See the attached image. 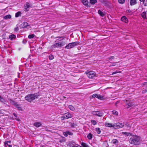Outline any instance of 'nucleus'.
Wrapping results in <instances>:
<instances>
[{"label": "nucleus", "mask_w": 147, "mask_h": 147, "mask_svg": "<svg viewBox=\"0 0 147 147\" xmlns=\"http://www.w3.org/2000/svg\"><path fill=\"white\" fill-rule=\"evenodd\" d=\"M92 114L94 115L98 116V117H101L103 115L102 113L98 111H94L92 113Z\"/></svg>", "instance_id": "nucleus-6"}, {"label": "nucleus", "mask_w": 147, "mask_h": 147, "mask_svg": "<svg viewBox=\"0 0 147 147\" xmlns=\"http://www.w3.org/2000/svg\"><path fill=\"white\" fill-rule=\"evenodd\" d=\"M8 100L10 102V103H11L12 105H13V104L15 102L14 101L12 100L11 99L9 98Z\"/></svg>", "instance_id": "nucleus-32"}, {"label": "nucleus", "mask_w": 147, "mask_h": 147, "mask_svg": "<svg viewBox=\"0 0 147 147\" xmlns=\"http://www.w3.org/2000/svg\"><path fill=\"white\" fill-rule=\"evenodd\" d=\"M16 38L15 35L13 34L10 35L9 36V38L11 40H13V39H15Z\"/></svg>", "instance_id": "nucleus-16"}, {"label": "nucleus", "mask_w": 147, "mask_h": 147, "mask_svg": "<svg viewBox=\"0 0 147 147\" xmlns=\"http://www.w3.org/2000/svg\"><path fill=\"white\" fill-rule=\"evenodd\" d=\"M105 125L106 127H113L114 128V124H113L106 123H105Z\"/></svg>", "instance_id": "nucleus-11"}, {"label": "nucleus", "mask_w": 147, "mask_h": 147, "mask_svg": "<svg viewBox=\"0 0 147 147\" xmlns=\"http://www.w3.org/2000/svg\"><path fill=\"white\" fill-rule=\"evenodd\" d=\"M42 125V123L41 122H35L34 123V125L36 127H38Z\"/></svg>", "instance_id": "nucleus-15"}, {"label": "nucleus", "mask_w": 147, "mask_h": 147, "mask_svg": "<svg viewBox=\"0 0 147 147\" xmlns=\"http://www.w3.org/2000/svg\"><path fill=\"white\" fill-rule=\"evenodd\" d=\"M13 115H14L15 117H16V113H13Z\"/></svg>", "instance_id": "nucleus-47"}, {"label": "nucleus", "mask_w": 147, "mask_h": 147, "mask_svg": "<svg viewBox=\"0 0 147 147\" xmlns=\"http://www.w3.org/2000/svg\"><path fill=\"white\" fill-rule=\"evenodd\" d=\"M137 3L136 0H130V4L131 6L134 5Z\"/></svg>", "instance_id": "nucleus-12"}, {"label": "nucleus", "mask_w": 147, "mask_h": 147, "mask_svg": "<svg viewBox=\"0 0 147 147\" xmlns=\"http://www.w3.org/2000/svg\"><path fill=\"white\" fill-rule=\"evenodd\" d=\"M21 12L20 11H18L16 13L15 17L16 18H17L19 16H21Z\"/></svg>", "instance_id": "nucleus-22"}, {"label": "nucleus", "mask_w": 147, "mask_h": 147, "mask_svg": "<svg viewBox=\"0 0 147 147\" xmlns=\"http://www.w3.org/2000/svg\"><path fill=\"white\" fill-rule=\"evenodd\" d=\"M18 30V27H17L16 28H15V31H17Z\"/></svg>", "instance_id": "nucleus-46"}, {"label": "nucleus", "mask_w": 147, "mask_h": 147, "mask_svg": "<svg viewBox=\"0 0 147 147\" xmlns=\"http://www.w3.org/2000/svg\"><path fill=\"white\" fill-rule=\"evenodd\" d=\"M1 113V111H0V113Z\"/></svg>", "instance_id": "nucleus-49"}, {"label": "nucleus", "mask_w": 147, "mask_h": 147, "mask_svg": "<svg viewBox=\"0 0 147 147\" xmlns=\"http://www.w3.org/2000/svg\"><path fill=\"white\" fill-rule=\"evenodd\" d=\"M91 122L93 125H95L97 123L96 121L93 120H91Z\"/></svg>", "instance_id": "nucleus-30"}, {"label": "nucleus", "mask_w": 147, "mask_h": 147, "mask_svg": "<svg viewBox=\"0 0 147 147\" xmlns=\"http://www.w3.org/2000/svg\"><path fill=\"white\" fill-rule=\"evenodd\" d=\"M142 2L145 5H147V0H144Z\"/></svg>", "instance_id": "nucleus-36"}, {"label": "nucleus", "mask_w": 147, "mask_h": 147, "mask_svg": "<svg viewBox=\"0 0 147 147\" xmlns=\"http://www.w3.org/2000/svg\"><path fill=\"white\" fill-rule=\"evenodd\" d=\"M68 107L69 109L71 111H74L75 110L74 107L72 105H69Z\"/></svg>", "instance_id": "nucleus-26"}, {"label": "nucleus", "mask_w": 147, "mask_h": 147, "mask_svg": "<svg viewBox=\"0 0 147 147\" xmlns=\"http://www.w3.org/2000/svg\"><path fill=\"white\" fill-rule=\"evenodd\" d=\"M4 145L5 147H11L10 141H6L4 143Z\"/></svg>", "instance_id": "nucleus-10"}, {"label": "nucleus", "mask_w": 147, "mask_h": 147, "mask_svg": "<svg viewBox=\"0 0 147 147\" xmlns=\"http://www.w3.org/2000/svg\"><path fill=\"white\" fill-rule=\"evenodd\" d=\"M35 35L34 34L29 35L28 36V38L29 39H31L34 37Z\"/></svg>", "instance_id": "nucleus-29"}, {"label": "nucleus", "mask_w": 147, "mask_h": 147, "mask_svg": "<svg viewBox=\"0 0 147 147\" xmlns=\"http://www.w3.org/2000/svg\"><path fill=\"white\" fill-rule=\"evenodd\" d=\"M87 138L89 140H91L92 138V135L91 134H89L87 135Z\"/></svg>", "instance_id": "nucleus-24"}, {"label": "nucleus", "mask_w": 147, "mask_h": 147, "mask_svg": "<svg viewBox=\"0 0 147 147\" xmlns=\"http://www.w3.org/2000/svg\"><path fill=\"white\" fill-rule=\"evenodd\" d=\"M98 12L100 16L102 17L104 16V14L100 10H98Z\"/></svg>", "instance_id": "nucleus-23"}, {"label": "nucleus", "mask_w": 147, "mask_h": 147, "mask_svg": "<svg viewBox=\"0 0 147 147\" xmlns=\"http://www.w3.org/2000/svg\"><path fill=\"white\" fill-rule=\"evenodd\" d=\"M124 126V124L122 123H117L114 124V128H119L122 127Z\"/></svg>", "instance_id": "nucleus-5"}, {"label": "nucleus", "mask_w": 147, "mask_h": 147, "mask_svg": "<svg viewBox=\"0 0 147 147\" xmlns=\"http://www.w3.org/2000/svg\"><path fill=\"white\" fill-rule=\"evenodd\" d=\"M65 45L64 42H59L54 44L53 47H59L63 46Z\"/></svg>", "instance_id": "nucleus-7"}, {"label": "nucleus", "mask_w": 147, "mask_h": 147, "mask_svg": "<svg viewBox=\"0 0 147 147\" xmlns=\"http://www.w3.org/2000/svg\"><path fill=\"white\" fill-rule=\"evenodd\" d=\"M90 2L91 3L93 4L96 2V0H90Z\"/></svg>", "instance_id": "nucleus-33"}, {"label": "nucleus", "mask_w": 147, "mask_h": 147, "mask_svg": "<svg viewBox=\"0 0 147 147\" xmlns=\"http://www.w3.org/2000/svg\"><path fill=\"white\" fill-rule=\"evenodd\" d=\"M96 131L97 134H100V133L101 131L100 128H96Z\"/></svg>", "instance_id": "nucleus-27"}, {"label": "nucleus", "mask_w": 147, "mask_h": 147, "mask_svg": "<svg viewBox=\"0 0 147 147\" xmlns=\"http://www.w3.org/2000/svg\"><path fill=\"white\" fill-rule=\"evenodd\" d=\"M97 94H94L92 95V97L93 98L96 97Z\"/></svg>", "instance_id": "nucleus-43"}, {"label": "nucleus", "mask_w": 147, "mask_h": 147, "mask_svg": "<svg viewBox=\"0 0 147 147\" xmlns=\"http://www.w3.org/2000/svg\"><path fill=\"white\" fill-rule=\"evenodd\" d=\"M122 134H125V135H127V136H128L129 135V134H130V133H127V132H122Z\"/></svg>", "instance_id": "nucleus-40"}, {"label": "nucleus", "mask_w": 147, "mask_h": 147, "mask_svg": "<svg viewBox=\"0 0 147 147\" xmlns=\"http://www.w3.org/2000/svg\"><path fill=\"white\" fill-rule=\"evenodd\" d=\"M125 0H118L119 3L121 4H123L125 2Z\"/></svg>", "instance_id": "nucleus-31"}, {"label": "nucleus", "mask_w": 147, "mask_h": 147, "mask_svg": "<svg viewBox=\"0 0 147 147\" xmlns=\"http://www.w3.org/2000/svg\"><path fill=\"white\" fill-rule=\"evenodd\" d=\"M111 143L112 144L116 145L118 144V141L117 139H114L112 140Z\"/></svg>", "instance_id": "nucleus-17"}, {"label": "nucleus", "mask_w": 147, "mask_h": 147, "mask_svg": "<svg viewBox=\"0 0 147 147\" xmlns=\"http://www.w3.org/2000/svg\"><path fill=\"white\" fill-rule=\"evenodd\" d=\"M81 145L83 147H89L88 145L84 142H82L81 144Z\"/></svg>", "instance_id": "nucleus-28"}, {"label": "nucleus", "mask_w": 147, "mask_h": 147, "mask_svg": "<svg viewBox=\"0 0 147 147\" xmlns=\"http://www.w3.org/2000/svg\"><path fill=\"white\" fill-rule=\"evenodd\" d=\"M49 59L50 60H52L53 58V55H50L49 56Z\"/></svg>", "instance_id": "nucleus-39"}, {"label": "nucleus", "mask_w": 147, "mask_h": 147, "mask_svg": "<svg viewBox=\"0 0 147 147\" xmlns=\"http://www.w3.org/2000/svg\"><path fill=\"white\" fill-rule=\"evenodd\" d=\"M30 7H31L30 4L29 3H27L24 6V11H28L29 10V8Z\"/></svg>", "instance_id": "nucleus-9"}, {"label": "nucleus", "mask_w": 147, "mask_h": 147, "mask_svg": "<svg viewBox=\"0 0 147 147\" xmlns=\"http://www.w3.org/2000/svg\"><path fill=\"white\" fill-rule=\"evenodd\" d=\"M116 62L113 63H111L110 65V66H115L116 65Z\"/></svg>", "instance_id": "nucleus-37"}, {"label": "nucleus", "mask_w": 147, "mask_h": 147, "mask_svg": "<svg viewBox=\"0 0 147 147\" xmlns=\"http://www.w3.org/2000/svg\"><path fill=\"white\" fill-rule=\"evenodd\" d=\"M118 73V72L117 71H114V72H113L112 73V75L114 74H117V73Z\"/></svg>", "instance_id": "nucleus-45"}, {"label": "nucleus", "mask_w": 147, "mask_h": 147, "mask_svg": "<svg viewBox=\"0 0 147 147\" xmlns=\"http://www.w3.org/2000/svg\"><path fill=\"white\" fill-rule=\"evenodd\" d=\"M96 98L100 100H103L104 99V98L103 96H102L99 94H97Z\"/></svg>", "instance_id": "nucleus-18"}, {"label": "nucleus", "mask_w": 147, "mask_h": 147, "mask_svg": "<svg viewBox=\"0 0 147 147\" xmlns=\"http://www.w3.org/2000/svg\"><path fill=\"white\" fill-rule=\"evenodd\" d=\"M78 44V42L69 43L65 47V48L67 49H71L76 46Z\"/></svg>", "instance_id": "nucleus-4"}, {"label": "nucleus", "mask_w": 147, "mask_h": 147, "mask_svg": "<svg viewBox=\"0 0 147 147\" xmlns=\"http://www.w3.org/2000/svg\"><path fill=\"white\" fill-rule=\"evenodd\" d=\"M71 117V115L69 113H67L65 114L63 116L61 117V119L62 120L64 119H68Z\"/></svg>", "instance_id": "nucleus-8"}, {"label": "nucleus", "mask_w": 147, "mask_h": 147, "mask_svg": "<svg viewBox=\"0 0 147 147\" xmlns=\"http://www.w3.org/2000/svg\"><path fill=\"white\" fill-rule=\"evenodd\" d=\"M144 0H140V1L142 2Z\"/></svg>", "instance_id": "nucleus-48"}, {"label": "nucleus", "mask_w": 147, "mask_h": 147, "mask_svg": "<svg viewBox=\"0 0 147 147\" xmlns=\"http://www.w3.org/2000/svg\"><path fill=\"white\" fill-rule=\"evenodd\" d=\"M67 133L68 134L70 135H72L73 134L71 132H70L69 131H67Z\"/></svg>", "instance_id": "nucleus-44"}, {"label": "nucleus", "mask_w": 147, "mask_h": 147, "mask_svg": "<svg viewBox=\"0 0 147 147\" xmlns=\"http://www.w3.org/2000/svg\"><path fill=\"white\" fill-rule=\"evenodd\" d=\"M13 105L16 107H17L18 108L20 109H21V107H20V105H19L17 102H15L13 104Z\"/></svg>", "instance_id": "nucleus-21"}, {"label": "nucleus", "mask_w": 147, "mask_h": 147, "mask_svg": "<svg viewBox=\"0 0 147 147\" xmlns=\"http://www.w3.org/2000/svg\"><path fill=\"white\" fill-rule=\"evenodd\" d=\"M140 140V137L137 136H134L130 138L129 142L131 144L137 145L139 144Z\"/></svg>", "instance_id": "nucleus-1"}, {"label": "nucleus", "mask_w": 147, "mask_h": 147, "mask_svg": "<svg viewBox=\"0 0 147 147\" xmlns=\"http://www.w3.org/2000/svg\"><path fill=\"white\" fill-rule=\"evenodd\" d=\"M82 2L84 5H88V1L87 0H82Z\"/></svg>", "instance_id": "nucleus-19"}, {"label": "nucleus", "mask_w": 147, "mask_h": 147, "mask_svg": "<svg viewBox=\"0 0 147 147\" xmlns=\"http://www.w3.org/2000/svg\"><path fill=\"white\" fill-rule=\"evenodd\" d=\"M85 73L86 74L88 77L90 78H92L96 76L95 72L93 71H86Z\"/></svg>", "instance_id": "nucleus-3"}, {"label": "nucleus", "mask_w": 147, "mask_h": 147, "mask_svg": "<svg viewBox=\"0 0 147 147\" xmlns=\"http://www.w3.org/2000/svg\"><path fill=\"white\" fill-rule=\"evenodd\" d=\"M112 113L113 115H118V112L116 111H112Z\"/></svg>", "instance_id": "nucleus-34"}, {"label": "nucleus", "mask_w": 147, "mask_h": 147, "mask_svg": "<svg viewBox=\"0 0 147 147\" xmlns=\"http://www.w3.org/2000/svg\"><path fill=\"white\" fill-rule=\"evenodd\" d=\"M11 18V16L10 15H8L5 16H4L3 18L5 19H10Z\"/></svg>", "instance_id": "nucleus-25"}, {"label": "nucleus", "mask_w": 147, "mask_h": 147, "mask_svg": "<svg viewBox=\"0 0 147 147\" xmlns=\"http://www.w3.org/2000/svg\"><path fill=\"white\" fill-rule=\"evenodd\" d=\"M114 56H111L109 57L107 59V61H109L110 59H113L114 58Z\"/></svg>", "instance_id": "nucleus-35"}, {"label": "nucleus", "mask_w": 147, "mask_h": 147, "mask_svg": "<svg viewBox=\"0 0 147 147\" xmlns=\"http://www.w3.org/2000/svg\"><path fill=\"white\" fill-rule=\"evenodd\" d=\"M142 17L144 19L146 18V13L144 12H143L141 15Z\"/></svg>", "instance_id": "nucleus-20"}, {"label": "nucleus", "mask_w": 147, "mask_h": 147, "mask_svg": "<svg viewBox=\"0 0 147 147\" xmlns=\"http://www.w3.org/2000/svg\"><path fill=\"white\" fill-rule=\"evenodd\" d=\"M39 96L37 93L29 94L25 96V98L28 101L31 102L35 99L38 98Z\"/></svg>", "instance_id": "nucleus-2"}, {"label": "nucleus", "mask_w": 147, "mask_h": 147, "mask_svg": "<svg viewBox=\"0 0 147 147\" xmlns=\"http://www.w3.org/2000/svg\"><path fill=\"white\" fill-rule=\"evenodd\" d=\"M121 19L122 21L124 22L125 23H126L128 22V20L127 18L125 16H122L121 17Z\"/></svg>", "instance_id": "nucleus-14"}, {"label": "nucleus", "mask_w": 147, "mask_h": 147, "mask_svg": "<svg viewBox=\"0 0 147 147\" xmlns=\"http://www.w3.org/2000/svg\"><path fill=\"white\" fill-rule=\"evenodd\" d=\"M71 147H81L80 146L77 144H76L75 145H73V146Z\"/></svg>", "instance_id": "nucleus-38"}, {"label": "nucleus", "mask_w": 147, "mask_h": 147, "mask_svg": "<svg viewBox=\"0 0 147 147\" xmlns=\"http://www.w3.org/2000/svg\"><path fill=\"white\" fill-rule=\"evenodd\" d=\"M0 100L2 102H3L4 100V99L0 96Z\"/></svg>", "instance_id": "nucleus-41"}, {"label": "nucleus", "mask_w": 147, "mask_h": 147, "mask_svg": "<svg viewBox=\"0 0 147 147\" xmlns=\"http://www.w3.org/2000/svg\"><path fill=\"white\" fill-rule=\"evenodd\" d=\"M126 104L128 105V107H127V108L128 109L130 107H131L133 105V103L130 102L129 101H126Z\"/></svg>", "instance_id": "nucleus-13"}, {"label": "nucleus", "mask_w": 147, "mask_h": 147, "mask_svg": "<svg viewBox=\"0 0 147 147\" xmlns=\"http://www.w3.org/2000/svg\"><path fill=\"white\" fill-rule=\"evenodd\" d=\"M63 134L65 136V137L67 136L68 135V134L67 133V131L64 132Z\"/></svg>", "instance_id": "nucleus-42"}]
</instances>
